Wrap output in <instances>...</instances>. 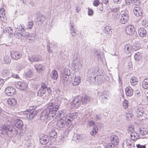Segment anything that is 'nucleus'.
<instances>
[{
  "instance_id": "obj_1",
  "label": "nucleus",
  "mask_w": 148,
  "mask_h": 148,
  "mask_svg": "<svg viewBox=\"0 0 148 148\" xmlns=\"http://www.w3.org/2000/svg\"><path fill=\"white\" fill-rule=\"evenodd\" d=\"M60 104L57 101H55L49 103L47 106L49 110V114H51V116L53 117L56 114V112L59 110Z\"/></svg>"
},
{
  "instance_id": "obj_47",
  "label": "nucleus",
  "mask_w": 148,
  "mask_h": 148,
  "mask_svg": "<svg viewBox=\"0 0 148 148\" xmlns=\"http://www.w3.org/2000/svg\"><path fill=\"white\" fill-rule=\"evenodd\" d=\"M99 4V0H95L93 1V5L95 6H97Z\"/></svg>"
},
{
  "instance_id": "obj_30",
  "label": "nucleus",
  "mask_w": 148,
  "mask_h": 148,
  "mask_svg": "<svg viewBox=\"0 0 148 148\" xmlns=\"http://www.w3.org/2000/svg\"><path fill=\"white\" fill-rule=\"evenodd\" d=\"M35 66L36 71L39 73L42 72L45 69L44 67L40 64H36Z\"/></svg>"
},
{
  "instance_id": "obj_13",
  "label": "nucleus",
  "mask_w": 148,
  "mask_h": 148,
  "mask_svg": "<svg viewBox=\"0 0 148 148\" xmlns=\"http://www.w3.org/2000/svg\"><path fill=\"white\" fill-rule=\"evenodd\" d=\"M81 81L80 76H75L72 81V84L73 86H76L78 85Z\"/></svg>"
},
{
  "instance_id": "obj_2",
  "label": "nucleus",
  "mask_w": 148,
  "mask_h": 148,
  "mask_svg": "<svg viewBox=\"0 0 148 148\" xmlns=\"http://www.w3.org/2000/svg\"><path fill=\"white\" fill-rule=\"evenodd\" d=\"M12 128L11 123L8 121L1 126L0 129L1 133L4 134H7L9 132L12 131Z\"/></svg>"
},
{
  "instance_id": "obj_63",
  "label": "nucleus",
  "mask_w": 148,
  "mask_h": 148,
  "mask_svg": "<svg viewBox=\"0 0 148 148\" xmlns=\"http://www.w3.org/2000/svg\"><path fill=\"white\" fill-rule=\"evenodd\" d=\"M3 112V110L2 108L0 107V115Z\"/></svg>"
},
{
  "instance_id": "obj_27",
  "label": "nucleus",
  "mask_w": 148,
  "mask_h": 148,
  "mask_svg": "<svg viewBox=\"0 0 148 148\" xmlns=\"http://www.w3.org/2000/svg\"><path fill=\"white\" fill-rule=\"evenodd\" d=\"M130 82L132 85L135 86L137 85L138 84V79L135 77H132L130 79Z\"/></svg>"
},
{
  "instance_id": "obj_60",
  "label": "nucleus",
  "mask_w": 148,
  "mask_h": 148,
  "mask_svg": "<svg viewBox=\"0 0 148 148\" xmlns=\"http://www.w3.org/2000/svg\"><path fill=\"white\" fill-rule=\"evenodd\" d=\"M18 69L21 70L22 69V67L21 66H18L17 67Z\"/></svg>"
},
{
  "instance_id": "obj_53",
  "label": "nucleus",
  "mask_w": 148,
  "mask_h": 148,
  "mask_svg": "<svg viewBox=\"0 0 148 148\" xmlns=\"http://www.w3.org/2000/svg\"><path fill=\"white\" fill-rule=\"evenodd\" d=\"M136 147L138 148H145L146 146L145 145H141L139 144L137 145H136Z\"/></svg>"
},
{
  "instance_id": "obj_51",
  "label": "nucleus",
  "mask_w": 148,
  "mask_h": 148,
  "mask_svg": "<svg viewBox=\"0 0 148 148\" xmlns=\"http://www.w3.org/2000/svg\"><path fill=\"white\" fill-rule=\"evenodd\" d=\"M134 0H125L126 3L128 5L132 3V2Z\"/></svg>"
},
{
  "instance_id": "obj_38",
  "label": "nucleus",
  "mask_w": 148,
  "mask_h": 148,
  "mask_svg": "<svg viewBox=\"0 0 148 148\" xmlns=\"http://www.w3.org/2000/svg\"><path fill=\"white\" fill-rule=\"evenodd\" d=\"M64 121L62 119L58 121L57 124V125L58 127H62L64 125Z\"/></svg>"
},
{
  "instance_id": "obj_56",
  "label": "nucleus",
  "mask_w": 148,
  "mask_h": 148,
  "mask_svg": "<svg viewBox=\"0 0 148 148\" xmlns=\"http://www.w3.org/2000/svg\"><path fill=\"white\" fill-rule=\"evenodd\" d=\"M12 77L16 78L18 79L19 78V77L18 75L17 74H14L12 75Z\"/></svg>"
},
{
  "instance_id": "obj_36",
  "label": "nucleus",
  "mask_w": 148,
  "mask_h": 148,
  "mask_svg": "<svg viewBox=\"0 0 148 148\" xmlns=\"http://www.w3.org/2000/svg\"><path fill=\"white\" fill-rule=\"evenodd\" d=\"M98 129L97 127H94L92 131L90 132V134L92 136L95 135L98 132Z\"/></svg>"
},
{
  "instance_id": "obj_24",
  "label": "nucleus",
  "mask_w": 148,
  "mask_h": 148,
  "mask_svg": "<svg viewBox=\"0 0 148 148\" xmlns=\"http://www.w3.org/2000/svg\"><path fill=\"white\" fill-rule=\"evenodd\" d=\"M140 134L142 136L147 135L148 132V130L146 128L140 127L139 130Z\"/></svg>"
},
{
  "instance_id": "obj_39",
  "label": "nucleus",
  "mask_w": 148,
  "mask_h": 148,
  "mask_svg": "<svg viewBox=\"0 0 148 148\" xmlns=\"http://www.w3.org/2000/svg\"><path fill=\"white\" fill-rule=\"evenodd\" d=\"M4 61L5 64H8L10 63L11 59L9 57L5 56L4 57Z\"/></svg>"
},
{
  "instance_id": "obj_5",
  "label": "nucleus",
  "mask_w": 148,
  "mask_h": 148,
  "mask_svg": "<svg viewBox=\"0 0 148 148\" xmlns=\"http://www.w3.org/2000/svg\"><path fill=\"white\" fill-rule=\"evenodd\" d=\"M16 87L21 90H25L28 88L27 85L25 83L19 81L15 84Z\"/></svg>"
},
{
  "instance_id": "obj_21",
  "label": "nucleus",
  "mask_w": 148,
  "mask_h": 148,
  "mask_svg": "<svg viewBox=\"0 0 148 148\" xmlns=\"http://www.w3.org/2000/svg\"><path fill=\"white\" fill-rule=\"evenodd\" d=\"M51 78L54 80H56L58 77V74L57 71L55 69L53 70L50 74Z\"/></svg>"
},
{
  "instance_id": "obj_62",
  "label": "nucleus",
  "mask_w": 148,
  "mask_h": 148,
  "mask_svg": "<svg viewBox=\"0 0 148 148\" xmlns=\"http://www.w3.org/2000/svg\"><path fill=\"white\" fill-rule=\"evenodd\" d=\"M64 138H65L64 136H62L60 139L61 140H64Z\"/></svg>"
},
{
  "instance_id": "obj_42",
  "label": "nucleus",
  "mask_w": 148,
  "mask_h": 148,
  "mask_svg": "<svg viewBox=\"0 0 148 148\" xmlns=\"http://www.w3.org/2000/svg\"><path fill=\"white\" fill-rule=\"evenodd\" d=\"M115 145L112 143H110L108 144L106 147V148H114Z\"/></svg>"
},
{
  "instance_id": "obj_8",
  "label": "nucleus",
  "mask_w": 148,
  "mask_h": 148,
  "mask_svg": "<svg viewBox=\"0 0 148 148\" xmlns=\"http://www.w3.org/2000/svg\"><path fill=\"white\" fill-rule=\"evenodd\" d=\"M10 55L12 58L16 60L19 59L22 57L21 54L18 51H12L11 52Z\"/></svg>"
},
{
  "instance_id": "obj_43",
  "label": "nucleus",
  "mask_w": 148,
  "mask_h": 148,
  "mask_svg": "<svg viewBox=\"0 0 148 148\" xmlns=\"http://www.w3.org/2000/svg\"><path fill=\"white\" fill-rule=\"evenodd\" d=\"M120 14L119 12L117 13V12L116 11L114 12L113 15L114 16V18H115L116 19H117L119 18Z\"/></svg>"
},
{
  "instance_id": "obj_64",
  "label": "nucleus",
  "mask_w": 148,
  "mask_h": 148,
  "mask_svg": "<svg viewBox=\"0 0 148 148\" xmlns=\"http://www.w3.org/2000/svg\"><path fill=\"white\" fill-rule=\"evenodd\" d=\"M29 72L30 73L32 74V71L31 70H30L29 71Z\"/></svg>"
},
{
  "instance_id": "obj_7",
  "label": "nucleus",
  "mask_w": 148,
  "mask_h": 148,
  "mask_svg": "<svg viewBox=\"0 0 148 148\" xmlns=\"http://www.w3.org/2000/svg\"><path fill=\"white\" fill-rule=\"evenodd\" d=\"M135 31L136 30L134 26L131 25L127 26L125 28V32L127 34L129 35H132L134 34Z\"/></svg>"
},
{
  "instance_id": "obj_23",
  "label": "nucleus",
  "mask_w": 148,
  "mask_h": 148,
  "mask_svg": "<svg viewBox=\"0 0 148 148\" xmlns=\"http://www.w3.org/2000/svg\"><path fill=\"white\" fill-rule=\"evenodd\" d=\"M49 139L46 135L43 136L40 139V143L42 145H45L48 141Z\"/></svg>"
},
{
  "instance_id": "obj_61",
  "label": "nucleus",
  "mask_w": 148,
  "mask_h": 148,
  "mask_svg": "<svg viewBox=\"0 0 148 148\" xmlns=\"http://www.w3.org/2000/svg\"><path fill=\"white\" fill-rule=\"evenodd\" d=\"M134 9H136L135 8L138 9H140V7L138 5H136L134 8Z\"/></svg>"
},
{
  "instance_id": "obj_35",
  "label": "nucleus",
  "mask_w": 148,
  "mask_h": 148,
  "mask_svg": "<svg viewBox=\"0 0 148 148\" xmlns=\"http://www.w3.org/2000/svg\"><path fill=\"white\" fill-rule=\"evenodd\" d=\"M10 74V70L9 69H5L2 72V74L4 77L9 76Z\"/></svg>"
},
{
  "instance_id": "obj_34",
  "label": "nucleus",
  "mask_w": 148,
  "mask_h": 148,
  "mask_svg": "<svg viewBox=\"0 0 148 148\" xmlns=\"http://www.w3.org/2000/svg\"><path fill=\"white\" fill-rule=\"evenodd\" d=\"M134 12L135 15L137 17L141 16L143 15L142 10H135Z\"/></svg>"
},
{
  "instance_id": "obj_33",
  "label": "nucleus",
  "mask_w": 148,
  "mask_h": 148,
  "mask_svg": "<svg viewBox=\"0 0 148 148\" xmlns=\"http://www.w3.org/2000/svg\"><path fill=\"white\" fill-rule=\"evenodd\" d=\"M142 87L145 89H146L148 88V79L145 78L143 80L142 82Z\"/></svg>"
},
{
  "instance_id": "obj_26",
  "label": "nucleus",
  "mask_w": 148,
  "mask_h": 148,
  "mask_svg": "<svg viewBox=\"0 0 148 148\" xmlns=\"http://www.w3.org/2000/svg\"><path fill=\"white\" fill-rule=\"evenodd\" d=\"M81 101L83 104H84L88 103L90 100V98L87 95H85L81 97Z\"/></svg>"
},
{
  "instance_id": "obj_58",
  "label": "nucleus",
  "mask_w": 148,
  "mask_h": 148,
  "mask_svg": "<svg viewBox=\"0 0 148 148\" xmlns=\"http://www.w3.org/2000/svg\"><path fill=\"white\" fill-rule=\"evenodd\" d=\"M102 3L104 4H106L108 2V0H102Z\"/></svg>"
},
{
  "instance_id": "obj_54",
  "label": "nucleus",
  "mask_w": 148,
  "mask_h": 148,
  "mask_svg": "<svg viewBox=\"0 0 148 148\" xmlns=\"http://www.w3.org/2000/svg\"><path fill=\"white\" fill-rule=\"evenodd\" d=\"M5 82L4 79L0 78V86H2L3 85L4 83Z\"/></svg>"
},
{
  "instance_id": "obj_20",
  "label": "nucleus",
  "mask_w": 148,
  "mask_h": 148,
  "mask_svg": "<svg viewBox=\"0 0 148 148\" xmlns=\"http://www.w3.org/2000/svg\"><path fill=\"white\" fill-rule=\"evenodd\" d=\"M126 95L128 97L131 96L133 93L132 88L130 86H127L125 89Z\"/></svg>"
},
{
  "instance_id": "obj_31",
  "label": "nucleus",
  "mask_w": 148,
  "mask_h": 148,
  "mask_svg": "<svg viewBox=\"0 0 148 148\" xmlns=\"http://www.w3.org/2000/svg\"><path fill=\"white\" fill-rule=\"evenodd\" d=\"M73 119L72 117L67 116L65 118V123L67 126H69L72 124Z\"/></svg>"
},
{
  "instance_id": "obj_32",
  "label": "nucleus",
  "mask_w": 148,
  "mask_h": 148,
  "mask_svg": "<svg viewBox=\"0 0 148 148\" xmlns=\"http://www.w3.org/2000/svg\"><path fill=\"white\" fill-rule=\"evenodd\" d=\"M47 91L46 90L39 89L37 93L38 96L40 97L43 96L46 93Z\"/></svg>"
},
{
  "instance_id": "obj_4",
  "label": "nucleus",
  "mask_w": 148,
  "mask_h": 148,
  "mask_svg": "<svg viewBox=\"0 0 148 148\" xmlns=\"http://www.w3.org/2000/svg\"><path fill=\"white\" fill-rule=\"evenodd\" d=\"M81 97L77 96L75 97L71 104V106L72 108L77 109L78 108L81 102Z\"/></svg>"
},
{
  "instance_id": "obj_50",
  "label": "nucleus",
  "mask_w": 148,
  "mask_h": 148,
  "mask_svg": "<svg viewBox=\"0 0 148 148\" xmlns=\"http://www.w3.org/2000/svg\"><path fill=\"white\" fill-rule=\"evenodd\" d=\"M18 28L19 29H20L21 31H22L25 29V27L23 25H20L18 26Z\"/></svg>"
},
{
  "instance_id": "obj_19",
  "label": "nucleus",
  "mask_w": 148,
  "mask_h": 148,
  "mask_svg": "<svg viewBox=\"0 0 148 148\" xmlns=\"http://www.w3.org/2000/svg\"><path fill=\"white\" fill-rule=\"evenodd\" d=\"M132 144L131 141L130 140H124L122 143L123 148H130Z\"/></svg>"
},
{
  "instance_id": "obj_28",
  "label": "nucleus",
  "mask_w": 148,
  "mask_h": 148,
  "mask_svg": "<svg viewBox=\"0 0 148 148\" xmlns=\"http://www.w3.org/2000/svg\"><path fill=\"white\" fill-rule=\"evenodd\" d=\"M144 109L143 107H140L138 109L136 112L137 116L138 117L142 116L144 113Z\"/></svg>"
},
{
  "instance_id": "obj_9",
  "label": "nucleus",
  "mask_w": 148,
  "mask_h": 148,
  "mask_svg": "<svg viewBox=\"0 0 148 148\" xmlns=\"http://www.w3.org/2000/svg\"><path fill=\"white\" fill-rule=\"evenodd\" d=\"M132 45L130 44L126 45L124 46L125 52L127 54H129L134 51Z\"/></svg>"
},
{
  "instance_id": "obj_59",
  "label": "nucleus",
  "mask_w": 148,
  "mask_h": 148,
  "mask_svg": "<svg viewBox=\"0 0 148 148\" xmlns=\"http://www.w3.org/2000/svg\"><path fill=\"white\" fill-rule=\"evenodd\" d=\"M113 0L115 3H119L121 2V0Z\"/></svg>"
},
{
  "instance_id": "obj_3",
  "label": "nucleus",
  "mask_w": 148,
  "mask_h": 148,
  "mask_svg": "<svg viewBox=\"0 0 148 148\" xmlns=\"http://www.w3.org/2000/svg\"><path fill=\"white\" fill-rule=\"evenodd\" d=\"M37 112L34 108L29 109L24 112V114L26 115V116L28 119H32L38 113Z\"/></svg>"
},
{
  "instance_id": "obj_48",
  "label": "nucleus",
  "mask_w": 148,
  "mask_h": 148,
  "mask_svg": "<svg viewBox=\"0 0 148 148\" xmlns=\"http://www.w3.org/2000/svg\"><path fill=\"white\" fill-rule=\"evenodd\" d=\"M105 29L107 32H109V34H111V33H110V31L112 30V29H111V27L110 26L108 25L106 26L105 27Z\"/></svg>"
},
{
  "instance_id": "obj_52",
  "label": "nucleus",
  "mask_w": 148,
  "mask_h": 148,
  "mask_svg": "<svg viewBox=\"0 0 148 148\" xmlns=\"http://www.w3.org/2000/svg\"><path fill=\"white\" fill-rule=\"evenodd\" d=\"M126 114L127 115V117H129V116L131 118H132V116H133L132 113L131 112H128L126 113Z\"/></svg>"
},
{
  "instance_id": "obj_10",
  "label": "nucleus",
  "mask_w": 148,
  "mask_h": 148,
  "mask_svg": "<svg viewBox=\"0 0 148 148\" xmlns=\"http://www.w3.org/2000/svg\"><path fill=\"white\" fill-rule=\"evenodd\" d=\"M69 76L65 74H63L61 77L60 82L64 84H68L70 82V81L69 79Z\"/></svg>"
},
{
  "instance_id": "obj_37",
  "label": "nucleus",
  "mask_w": 148,
  "mask_h": 148,
  "mask_svg": "<svg viewBox=\"0 0 148 148\" xmlns=\"http://www.w3.org/2000/svg\"><path fill=\"white\" fill-rule=\"evenodd\" d=\"M132 46L134 51L140 49V45L138 43L134 44Z\"/></svg>"
},
{
  "instance_id": "obj_17",
  "label": "nucleus",
  "mask_w": 148,
  "mask_h": 148,
  "mask_svg": "<svg viewBox=\"0 0 148 148\" xmlns=\"http://www.w3.org/2000/svg\"><path fill=\"white\" fill-rule=\"evenodd\" d=\"M138 34L140 37H144L146 36L147 31L145 28L140 27L138 30Z\"/></svg>"
},
{
  "instance_id": "obj_57",
  "label": "nucleus",
  "mask_w": 148,
  "mask_h": 148,
  "mask_svg": "<svg viewBox=\"0 0 148 148\" xmlns=\"http://www.w3.org/2000/svg\"><path fill=\"white\" fill-rule=\"evenodd\" d=\"M8 31L10 32L9 33L10 34H11L13 33V30L11 28V27H9L8 29Z\"/></svg>"
},
{
  "instance_id": "obj_18",
  "label": "nucleus",
  "mask_w": 148,
  "mask_h": 148,
  "mask_svg": "<svg viewBox=\"0 0 148 148\" xmlns=\"http://www.w3.org/2000/svg\"><path fill=\"white\" fill-rule=\"evenodd\" d=\"M139 138V135L137 132L134 131L130 134L131 139L134 141H136Z\"/></svg>"
},
{
  "instance_id": "obj_29",
  "label": "nucleus",
  "mask_w": 148,
  "mask_h": 148,
  "mask_svg": "<svg viewBox=\"0 0 148 148\" xmlns=\"http://www.w3.org/2000/svg\"><path fill=\"white\" fill-rule=\"evenodd\" d=\"M142 54L140 52H137L136 53L134 56L135 60L136 61H139L142 58Z\"/></svg>"
},
{
  "instance_id": "obj_25",
  "label": "nucleus",
  "mask_w": 148,
  "mask_h": 148,
  "mask_svg": "<svg viewBox=\"0 0 148 148\" xmlns=\"http://www.w3.org/2000/svg\"><path fill=\"white\" fill-rule=\"evenodd\" d=\"M29 59L31 62L38 61L40 60V59L38 56L36 57L35 55H31L29 57Z\"/></svg>"
},
{
  "instance_id": "obj_6",
  "label": "nucleus",
  "mask_w": 148,
  "mask_h": 148,
  "mask_svg": "<svg viewBox=\"0 0 148 148\" xmlns=\"http://www.w3.org/2000/svg\"><path fill=\"white\" fill-rule=\"evenodd\" d=\"M16 92L15 89L12 87H7L5 90V94L9 96H12L14 95Z\"/></svg>"
},
{
  "instance_id": "obj_46",
  "label": "nucleus",
  "mask_w": 148,
  "mask_h": 148,
  "mask_svg": "<svg viewBox=\"0 0 148 148\" xmlns=\"http://www.w3.org/2000/svg\"><path fill=\"white\" fill-rule=\"evenodd\" d=\"M34 25V22L33 21H31L28 23V28L31 29Z\"/></svg>"
},
{
  "instance_id": "obj_11",
  "label": "nucleus",
  "mask_w": 148,
  "mask_h": 148,
  "mask_svg": "<svg viewBox=\"0 0 148 148\" xmlns=\"http://www.w3.org/2000/svg\"><path fill=\"white\" fill-rule=\"evenodd\" d=\"M7 103L9 106L12 107L16 106L17 103L16 100L13 98H9L7 100Z\"/></svg>"
},
{
  "instance_id": "obj_45",
  "label": "nucleus",
  "mask_w": 148,
  "mask_h": 148,
  "mask_svg": "<svg viewBox=\"0 0 148 148\" xmlns=\"http://www.w3.org/2000/svg\"><path fill=\"white\" fill-rule=\"evenodd\" d=\"M5 10H0V17L2 18L4 17L5 16Z\"/></svg>"
},
{
  "instance_id": "obj_15",
  "label": "nucleus",
  "mask_w": 148,
  "mask_h": 148,
  "mask_svg": "<svg viewBox=\"0 0 148 148\" xmlns=\"http://www.w3.org/2000/svg\"><path fill=\"white\" fill-rule=\"evenodd\" d=\"M41 88L40 89H43L47 90V94L48 95H49L50 94H51L52 93V90L51 88L50 87H47V86L46 84L44 82L41 83L40 84Z\"/></svg>"
},
{
  "instance_id": "obj_14",
  "label": "nucleus",
  "mask_w": 148,
  "mask_h": 148,
  "mask_svg": "<svg viewBox=\"0 0 148 148\" xmlns=\"http://www.w3.org/2000/svg\"><path fill=\"white\" fill-rule=\"evenodd\" d=\"M129 19V16L127 13H124L121 15L120 21L122 23L125 24L127 22Z\"/></svg>"
},
{
  "instance_id": "obj_12",
  "label": "nucleus",
  "mask_w": 148,
  "mask_h": 148,
  "mask_svg": "<svg viewBox=\"0 0 148 148\" xmlns=\"http://www.w3.org/2000/svg\"><path fill=\"white\" fill-rule=\"evenodd\" d=\"M110 139L111 143L116 145L119 143V138L118 136L116 135H112L110 136Z\"/></svg>"
},
{
  "instance_id": "obj_41",
  "label": "nucleus",
  "mask_w": 148,
  "mask_h": 148,
  "mask_svg": "<svg viewBox=\"0 0 148 148\" xmlns=\"http://www.w3.org/2000/svg\"><path fill=\"white\" fill-rule=\"evenodd\" d=\"M58 112L59 113V114L58 115H58L56 116V117L55 118V120H56V121H60V120H61V117H60V114L62 113V111H58Z\"/></svg>"
},
{
  "instance_id": "obj_44",
  "label": "nucleus",
  "mask_w": 148,
  "mask_h": 148,
  "mask_svg": "<svg viewBox=\"0 0 148 148\" xmlns=\"http://www.w3.org/2000/svg\"><path fill=\"white\" fill-rule=\"evenodd\" d=\"M134 127L133 125H130L129 126L128 129V130L129 132H132V131H134Z\"/></svg>"
},
{
  "instance_id": "obj_22",
  "label": "nucleus",
  "mask_w": 148,
  "mask_h": 148,
  "mask_svg": "<svg viewBox=\"0 0 148 148\" xmlns=\"http://www.w3.org/2000/svg\"><path fill=\"white\" fill-rule=\"evenodd\" d=\"M14 126L18 129L22 128L23 126L22 121L18 119L15 120L14 121Z\"/></svg>"
},
{
  "instance_id": "obj_40",
  "label": "nucleus",
  "mask_w": 148,
  "mask_h": 148,
  "mask_svg": "<svg viewBox=\"0 0 148 148\" xmlns=\"http://www.w3.org/2000/svg\"><path fill=\"white\" fill-rule=\"evenodd\" d=\"M128 101L127 100L125 99L124 100L123 103V106L125 109H126L128 108Z\"/></svg>"
},
{
  "instance_id": "obj_49",
  "label": "nucleus",
  "mask_w": 148,
  "mask_h": 148,
  "mask_svg": "<svg viewBox=\"0 0 148 148\" xmlns=\"http://www.w3.org/2000/svg\"><path fill=\"white\" fill-rule=\"evenodd\" d=\"M88 124L90 126H92L95 125V123L92 121H90L88 122Z\"/></svg>"
},
{
  "instance_id": "obj_16",
  "label": "nucleus",
  "mask_w": 148,
  "mask_h": 148,
  "mask_svg": "<svg viewBox=\"0 0 148 148\" xmlns=\"http://www.w3.org/2000/svg\"><path fill=\"white\" fill-rule=\"evenodd\" d=\"M57 135L56 132L54 130L51 132L50 133L49 139L50 141H54L57 137Z\"/></svg>"
},
{
  "instance_id": "obj_55",
  "label": "nucleus",
  "mask_w": 148,
  "mask_h": 148,
  "mask_svg": "<svg viewBox=\"0 0 148 148\" xmlns=\"http://www.w3.org/2000/svg\"><path fill=\"white\" fill-rule=\"evenodd\" d=\"M93 14V11L92 10H88V14L89 15H91Z\"/></svg>"
}]
</instances>
